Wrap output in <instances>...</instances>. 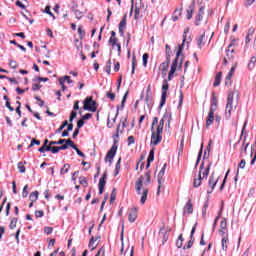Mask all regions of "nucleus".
Masks as SVG:
<instances>
[{
    "label": "nucleus",
    "mask_w": 256,
    "mask_h": 256,
    "mask_svg": "<svg viewBox=\"0 0 256 256\" xmlns=\"http://www.w3.org/2000/svg\"><path fill=\"white\" fill-rule=\"evenodd\" d=\"M154 160H155V151L151 150L147 159L146 169H149V167H151V162Z\"/></svg>",
    "instance_id": "b1692460"
},
{
    "label": "nucleus",
    "mask_w": 256,
    "mask_h": 256,
    "mask_svg": "<svg viewBox=\"0 0 256 256\" xmlns=\"http://www.w3.org/2000/svg\"><path fill=\"white\" fill-rule=\"evenodd\" d=\"M167 169V164H164L161 168L160 172L158 173V190L157 195L161 193V187L163 185V177L165 176V170Z\"/></svg>",
    "instance_id": "9d476101"
},
{
    "label": "nucleus",
    "mask_w": 256,
    "mask_h": 256,
    "mask_svg": "<svg viewBox=\"0 0 256 256\" xmlns=\"http://www.w3.org/2000/svg\"><path fill=\"white\" fill-rule=\"evenodd\" d=\"M237 69V63H235L232 68L230 69L228 75L226 76V85H231V79L233 78V73H235V70Z\"/></svg>",
    "instance_id": "dca6fc26"
},
{
    "label": "nucleus",
    "mask_w": 256,
    "mask_h": 256,
    "mask_svg": "<svg viewBox=\"0 0 256 256\" xmlns=\"http://www.w3.org/2000/svg\"><path fill=\"white\" fill-rule=\"evenodd\" d=\"M142 61H143V66L147 67V63L149 61V54H147V53L143 54Z\"/></svg>",
    "instance_id": "e433bc0d"
},
{
    "label": "nucleus",
    "mask_w": 256,
    "mask_h": 256,
    "mask_svg": "<svg viewBox=\"0 0 256 256\" xmlns=\"http://www.w3.org/2000/svg\"><path fill=\"white\" fill-rule=\"evenodd\" d=\"M37 199H39V191H34L30 194L29 196V200L32 202V203H35L37 201Z\"/></svg>",
    "instance_id": "cd10ccee"
},
{
    "label": "nucleus",
    "mask_w": 256,
    "mask_h": 256,
    "mask_svg": "<svg viewBox=\"0 0 256 256\" xmlns=\"http://www.w3.org/2000/svg\"><path fill=\"white\" fill-rule=\"evenodd\" d=\"M16 113L21 117V102L17 101Z\"/></svg>",
    "instance_id": "680f3d73"
},
{
    "label": "nucleus",
    "mask_w": 256,
    "mask_h": 256,
    "mask_svg": "<svg viewBox=\"0 0 256 256\" xmlns=\"http://www.w3.org/2000/svg\"><path fill=\"white\" fill-rule=\"evenodd\" d=\"M127 25V17L124 16V18L120 21L119 24V33L123 35V31H125V27Z\"/></svg>",
    "instance_id": "a878e982"
},
{
    "label": "nucleus",
    "mask_w": 256,
    "mask_h": 256,
    "mask_svg": "<svg viewBox=\"0 0 256 256\" xmlns=\"http://www.w3.org/2000/svg\"><path fill=\"white\" fill-rule=\"evenodd\" d=\"M215 121V112H209L208 117L206 119V127H211L213 125V122Z\"/></svg>",
    "instance_id": "aec40b11"
},
{
    "label": "nucleus",
    "mask_w": 256,
    "mask_h": 256,
    "mask_svg": "<svg viewBox=\"0 0 256 256\" xmlns=\"http://www.w3.org/2000/svg\"><path fill=\"white\" fill-rule=\"evenodd\" d=\"M217 181H219V177L215 176V174L213 173L208 181V185L209 187H211V189H215V185H217Z\"/></svg>",
    "instance_id": "a211bd4d"
},
{
    "label": "nucleus",
    "mask_w": 256,
    "mask_h": 256,
    "mask_svg": "<svg viewBox=\"0 0 256 256\" xmlns=\"http://www.w3.org/2000/svg\"><path fill=\"white\" fill-rule=\"evenodd\" d=\"M201 174H198V178L194 179V187H201V180H202Z\"/></svg>",
    "instance_id": "473e14b6"
},
{
    "label": "nucleus",
    "mask_w": 256,
    "mask_h": 256,
    "mask_svg": "<svg viewBox=\"0 0 256 256\" xmlns=\"http://www.w3.org/2000/svg\"><path fill=\"white\" fill-rule=\"evenodd\" d=\"M9 67H10V69H17V67H18L17 61L9 60Z\"/></svg>",
    "instance_id": "ea45409f"
},
{
    "label": "nucleus",
    "mask_w": 256,
    "mask_h": 256,
    "mask_svg": "<svg viewBox=\"0 0 256 256\" xmlns=\"http://www.w3.org/2000/svg\"><path fill=\"white\" fill-rule=\"evenodd\" d=\"M44 13H47V15H50L52 17L53 21H55V15L51 13V6H46Z\"/></svg>",
    "instance_id": "c9c22d12"
},
{
    "label": "nucleus",
    "mask_w": 256,
    "mask_h": 256,
    "mask_svg": "<svg viewBox=\"0 0 256 256\" xmlns=\"http://www.w3.org/2000/svg\"><path fill=\"white\" fill-rule=\"evenodd\" d=\"M39 89H41V85H39V83H36V84L32 85V90L33 91H39Z\"/></svg>",
    "instance_id": "69168bd1"
},
{
    "label": "nucleus",
    "mask_w": 256,
    "mask_h": 256,
    "mask_svg": "<svg viewBox=\"0 0 256 256\" xmlns=\"http://www.w3.org/2000/svg\"><path fill=\"white\" fill-rule=\"evenodd\" d=\"M235 93H236V95H238L237 91L230 92L228 94V99H227V104H226V112H225V115L227 118L231 117V112L233 111V97H234Z\"/></svg>",
    "instance_id": "6e6552de"
},
{
    "label": "nucleus",
    "mask_w": 256,
    "mask_h": 256,
    "mask_svg": "<svg viewBox=\"0 0 256 256\" xmlns=\"http://www.w3.org/2000/svg\"><path fill=\"white\" fill-rule=\"evenodd\" d=\"M171 233V228L169 226H162L159 230V239H162V245H165L169 241V234Z\"/></svg>",
    "instance_id": "0eeeda50"
},
{
    "label": "nucleus",
    "mask_w": 256,
    "mask_h": 256,
    "mask_svg": "<svg viewBox=\"0 0 256 256\" xmlns=\"http://www.w3.org/2000/svg\"><path fill=\"white\" fill-rule=\"evenodd\" d=\"M84 111H90L91 113H95L97 111V102L93 100V97H88L84 100Z\"/></svg>",
    "instance_id": "423d86ee"
},
{
    "label": "nucleus",
    "mask_w": 256,
    "mask_h": 256,
    "mask_svg": "<svg viewBox=\"0 0 256 256\" xmlns=\"http://www.w3.org/2000/svg\"><path fill=\"white\" fill-rule=\"evenodd\" d=\"M34 145H41V141L32 139L29 147H34Z\"/></svg>",
    "instance_id": "5fc2aeb1"
},
{
    "label": "nucleus",
    "mask_w": 256,
    "mask_h": 256,
    "mask_svg": "<svg viewBox=\"0 0 256 256\" xmlns=\"http://www.w3.org/2000/svg\"><path fill=\"white\" fill-rule=\"evenodd\" d=\"M106 73H111V60H108L106 63Z\"/></svg>",
    "instance_id": "864d4df0"
},
{
    "label": "nucleus",
    "mask_w": 256,
    "mask_h": 256,
    "mask_svg": "<svg viewBox=\"0 0 256 256\" xmlns=\"http://www.w3.org/2000/svg\"><path fill=\"white\" fill-rule=\"evenodd\" d=\"M235 57V42H231L226 49V57H224V65H227L228 61H231Z\"/></svg>",
    "instance_id": "1a4fd4ad"
},
{
    "label": "nucleus",
    "mask_w": 256,
    "mask_h": 256,
    "mask_svg": "<svg viewBox=\"0 0 256 256\" xmlns=\"http://www.w3.org/2000/svg\"><path fill=\"white\" fill-rule=\"evenodd\" d=\"M134 13V19H139V15H141V9L135 8Z\"/></svg>",
    "instance_id": "09e8293b"
},
{
    "label": "nucleus",
    "mask_w": 256,
    "mask_h": 256,
    "mask_svg": "<svg viewBox=\"0 0 256 256\" xmlns=\"http://www.w3.org/2000/svg\"><path fill=\"white\" fill-rule=\"evenodd\" d=\"M42 49H45V51L43 52L44 57L49 58L50 52L49 50H47V46H42Z\"/></svg>",
    "instance_id": "0e129e2a"
},
{
    "label": "nucleus",
    "mask_w": 256,
    "mask_h": 256,
    "mask_svg": "<svg viewBox=\"0 0 256 256\" xmlns=\"http://www.w3.org/2000/svg\"><path fill=\"white\" fill-rule=\"evenodd\" d=\"M95 241H97V239H95V236H92L91 239H90V242H89V247L92 249H95Z\"/></svg>",
    "instance_id": "49530a36"
},
{
    "label": "nucleus",
    "mask_w": 256,
    "mask_h": 256,
    "mask_svg": "<svg viewBox=\"0 0 256 256\" xmlns=\"http://www.w3.org/2000/svg\"><path fill=\"white\" fill-rule=\"evenodd\" d=\"M77 117V112L72 111L70 113V123H73V120Z\"/></svg>",
    "instance_id": "13d9d810"
},
{
    "label": "nucleus",
    "mask_w": 256,
    "mask_h": 256,
    "mask_svg": "<svg viewBox=\"0 0 256 256\" xmlns=\"http://www.w3.org/2000/svg\"><path fill=\"white\" fill-rule=\"evenodd\" d=\"M225 229H227V226H222V230H220V235H222L223 251H227V243H229V238L227 237V234L225 235Z\"/></svg>",
    "instance_id": "f8f14e48"
},
{
    "label": "nucleus",
    "mask_w": 256,
    "mask_h": 256,
    "mask_svg": "<svg viewBox=\"0 0 256 256\" xmlns=\"http://www.w3.org/2000/svg\"><path fill=\"white\" fill-rule=\"evenodd\" d=\"M222 77H223V73L222 72H218L216 74L215 81H214V87H219V85H221Z\"/></svg>",
    "instance_id": "bb28decb"
},
{
    "label": "nucleus",
    "mask_w": 256,
    "mask_h": 256,
    "mask_svg": "<svg viewBox=\"0 0 256 256\" xmlns=\"http://www.w3.org/2000/svg\"><path fill=\"white\" fill-rule=\"evenodd\" d=\"M160 69L162 70L163 77H166L167 76V69H169V60H167L166 62H163L160 65Z\"/></svg>",
    "instance_id": "5701e85b"
},
{
    "label": "nucleus",
    "mask_w": 256,
    "mask_h": 256,
    "mask_svg": "<svg viewBox=\"0 0 256 256\" xmlns=\"http://www.w3.org/2000/svg\"><path fill=\"white\" fill-rule=\"evenodd\" d=\"M121 125L117 127V133L114 136V144L111 149L108 151L105 157V163H108L109 167L113 164V159H115V155H117V144L119 143V128Z\"/></svg>",
    "instance_id": "7ed1b4c3"
},
{
    "label": "nucleus",
    "mask_w": 256,
    "mask_h": 256,
    "mask_svg": "<svg viewBox=\"0 0 256 256\" xmlns=\"http://www.w3.org/2000/svg\"><path fill=\"white\" fill-rule=\"evenodd\" d=\"M184 213H188V215H191V213H193V204L191 203V200L186 203L184 207Z\"/></svg>",
    "instance_id": "393cba45"
},
{
    "label": "nucleus",
    "mask_w": 256,
    "mask_h": 256,
    "mask_svg": "<svg viewBox=\"0 0 256 256\" xmlns=\"http://www.w3.org/2000/svg\"><path fill=\"white\" fill-rule=\"evenodd\" d=\"M27 189H29V185H25L23 190H22V197H27V195H29V191H27Z\"/></svg>",
    "instance_id": "79ce46f5"
},
{
    "label": "nucleus",
    "mask_w": 256,
    "mask_h": 256,
    "mask_svg": "<svg viewBox=\"0 0 256 256\" xmlns=\"http://www.w3.org/2000/svg\"><path fill=\"white\" fill-rule=\"evenodd\" d=\"M70 169H71V165L64 164V166L60 170V175H66V173H69Z\"/></svg>",
    "instance_id": "c85d7f7f"
},
{
    "label": "nucleus",
    "mask_w": 256,
    "mask_h": 256,
    "mask_svg": "<svg viewBox=\"0 0 256 256\" xmlns=\"http://www.w3.org/2000/svg\"><path fill=\"white\" fill-rule=\"evenodd\" d=\"M63 81H67L68 84L73 83V80H71V77H70V76H64V77H63Z\"/></svg>",
    "instance_id": "774afa93"
},
{
    "label": "nucleus",
    "mask_w": 256,
    "mask_h": 256,
    "mask_svg": "<svg viewBox=\"0 0 256 256\" xmlns=\"http://www.w3.org/2000/svg\"><path fill=\"white\" fill-rule=\"evenodd\" d=\"M215 111H217V100H213L212 101V104H211V107H210V113H215Z\"/></svg>",
    "instance_id": "72a5a7b5"
},
{
    "label": "nucleus",
    "mask_w": 256,
    "mask_h": 256,
    "mask_svg": "<svg viewBox=\"0 0 256 256\" xmlns=\"http://www.w3.org/2000/svg\"><path fill=\"white\" fill-rule=\"evenodd\" d=\"M135 143V138L133 136L128 137V145H133Z\"/></svg>",
    "instance_id": "338daca9"
},
{
    "label": "nucleus",
    "mask_w": 256,
    "mask_h": 256,
    "mask_svg": "<svg viewBox=\"0 0 256 256\" xmlns=\"http://www.w3.org/2000/svg\"><path fill=\"white\" fill-rule=\"evenodd\" d=\"M211 165H208L206 168L203 167V163L200 165L199 175H201L202 179H205L209 175V169Z\"/></svg>",
    "instance_id": "f3484780"
},
{
    "label": "nucleus",
    "mask_w": 256,
    "mask_h": 256,
    "mask_svg": "<svg viewBox=\"0 0 256 256\" xmlns=\"http://www.w3.org/2000/svg\"><path fill=\"white\" fill-rule=\"evenodd\" d=\"M213 38V32H204L198 39H197V45L199 49H203L205 45L211 42V39Z\"/></svg>",
    "instance_id": "39448f33"
},
{
    "label": "nucleus",
    "mask_w": 256,
    "mask_h": 256,
    "mask_svg": "<svg viewBox=\"0 0 256 256\" xmlns=\"http://www.w3.org/2000/svg\"><path fill=\"white\" fill-rule=\"evenodd\" d=\"M167 91H169V83L167 80H164L162 83V96H161V105H165V101L167 100Z\"/></svg>",
    "instance_id": "9b49d317"
},
{
    "label": "nucleus",
    "mask_w": 256,
    "mask_h": 256,
    "mask_svg": "<svg viewBox=\"0 0 256 256\" xmlns=\"http://www.w3.org/2000/svg\"><path fill=\"white\" fill-rule=\"evenodd\" d=\"M40 153H45V151H50V146H42L41 148L38 149Z\"/></svg>",
    "instance_id": "3c124183"
},
{
    "label": "nucleus",
    "mask_w": 256,
    "mask_h": 256,
    "mask_svg": "<svg viewBox=\"0 0 256 256\" xmlns=\"http://www.w3.org/2000/svg\"><path fill=\"white\" fill-rule=\"evenodd\" d=\"M58 81L62 87V91H65L67 87H65V81H63V78H59Z\"/></svg>",
    "instance_id": "bf43d9fd"
},
{
    "label": "nucleus",
    "mask_w": 256,
    "mask_h": 256,
    "mask_svg": "<svg viewBox=\"0 0 256 256\" xmlns=\"http://www.w3.org/2000/svg\"><path fill=\"white\" fill-rule=\"evenodd\" d=\"M245 165H247L245 160H241L240 163L238 164V169H245ZM237 175H239V170H237Z\"/></svg>",
    "instance_id": "a19ab883"
},
{
    "label": "nucleus",
    "mask_w": 256,
    "mask_h": 256,
    "mask_svg": "<svg viewBox=\"0 0 256 256\" xmlns=\"http://www.w3.org/2000/svg\"><path fill=\"white\" fill-rule=\"evenodd\" d=\"M255 33V29H253V28H250L249 30H248V35L246 36V45L248 44V43H251V37H253V34Z\"/></svg>",
    "instance_id": "c756f323"
},
{
    "label": "nucleus",
    "mask_w": 256,
    "mask_h": 256,
    "mask_svg": "<svg viewBox=\"0 0 256 256\" xmlns=\"http://www.w3.org/2000/svg\"><path fill=\"white\" fill-rule=\"evenodd\" d=\"M110 45H112V48H117L118 52H121V44L117 43V38H110L109 40Z\"/></svg>",
    "instance_id": "4be33fe9"
},
{
    "label": "nucleus",
    "mask_w": 256,
    "mask_h": 256,
    "mask_svg": "<svg viewBox=\"0 0 256 256\" xmlns=\"http://www.w3.org/2000/svg\"><path fill=\"white\" fill-rule=\"evenodd\" d=\"M83 125H85V120L82 118V119L78 120V122H77L78 129H81V127H83Z\"/></svg>",
    "instance_id": "052dcab7"
},
{
    "label": "nucleus",
    "mask_w": 256,
    "mask_h": 256,
    "mask_svg": "<svg viewBox=\"0 0 256 256\" xmlns=\"http://www.w3.org/2000/svg\"><path fill=\"white\" fill-rule=\"evenodd\" d=\"M74 14L76 19H81V17H83V12H81V10H75Z\"/></svg>",
    "instance_id": "de8ad7c7"
},
{
    "label": "nucleus",
    "mask_w": 256,
    "mask_h": 256,
    "mask_svg": "<svg viewBox=\"0 0 256 256\" xmlns=\"http://www.w3.org/2000/svg\"><path fill=\"white\" fill-rule=\"evenodd\" d=\"M95 256H105V249L100 248Z\"/></svg>",
    "instance_id": "e2e57ef3"
},
{
    "label": "nucleus",
    "mask_w": 256,
    "mask_h": 256,
    "mask_svg": "<svg viewBox=\"0 0 256 256\" xmlns=\"http://www.w3.org/2000/svg\"><path fill=\"white\" fill-rule=\"evenodd\" d=\"M256 57L252 56L248 64V69H255Z\"/></svg>",
    "instance_id": "7c9ffc66"
},
{
    "label": "nucleus",
    "mask_w": 256,
    "mask_h": 256,
    "mask_svg": "<svg viewBox=\"0 0 256 256\" xmlns=\"http://www.w3.org/2000/svg\"><path fill=\"white\" fill-rule=\"evenodd\" d=\"M179 17H181V10H176L172 16L173 21H179Z\"/></svg>",
    "instance_id": "f704fd0d"
},
{
    "label": "nucleus",
    "mask_w": 256,
    "mask_h": 256,
    "mask_svg": "<svg viewBox=\"0 0 256 256\" xmlns=\"http://www.w3.org/2000/svg\"><path fill=\"white\" fill-rule=\"evenodd\" d=\"M106 97H108V99H111V101H115V93L107 92Z\"/></svg>",
    "instance_id": "6e6d98bb"
},
{
    "label": "nucleus",
    "mask_w": 256,
    "mask_h": 256,
    "mask_svg": "<svg viewBox=\"0 0 256 256\" xmlns=\"http://www.w3.org/2000/svg\"><path fill=\"white\" fill-rule=\"evenodd\" d=\"M244 153L246 159H253L255 157V152H253V146L249 147V143L245 145Z\"/></svg>",
    "instance_id": "2eb2a0df"
},
{
    "label": "nucleus",
    "mask_w": 256,
    "mask_h": 256,
    "mask_svg": "<svg viewBox=\"0 0 256 256\" xmlns=\"http://www.w3.org/2000/svg\"><path fill=\"white\" fill-rule=\"evenodd\" d=\"M205 8L201 7L198 11V14L196 16V25H201V22L203 21V15H205Z\"/></svg>",
    "instance_id": "6ab92c4d"
},
{
    "label": "nucleus",
    "mask_w": 256,
    "mask_h": 256,
    "mask_svg": "<svg viewBox=\"0 0 256 256\" xmlns=\"http://www.w3.org/2000/svg\"><path fill=\"white\" fill-rule=\"evenodd\" d=\"M18 169L20 173H25V166L23 165V162L18 163Z\"/></svg>",
    "instance_id": "603ef678"
},
{
    "label": "nucleus",
    "mask_w": 256,
    "mask_h": 256,
    "mask_svg": "<svg viewBox=\"0 0 256 256\" xmlns=\"http://www.w3.org/2000/svg\"><path fill=\"white\" fill-rule=\"evenodd\" d=\"M119 169H121V158H119L116 163L115 176L119 175Z\"/></svg>",
    "instance_id": "58836bf2"
},
{
    "label": "nucleus",
    "mask_w": 256,
    "mask_h": 256,
    "mask_svg": "<svg viewBox=\"0 0 256 256\" xmlns=\"http://www.w3.org/2000/svg\"><path fill=\"white\" fill-rule=\"evenodd\" d=\"M193 11H194V7L193 6H189V8L187 9V14H186V18L189 20L193 17Z\"/></svg>",
    "instance_id": "2f4dec72"
},
{
    "label": "nucleus",
    "mask_w": 256,
    "mask_h": 256,
    "mask_svg": "<svg viewBox=\"0 0 256 256\" xmlns=\"http://www.w3.org/2000/svg\"><path fill=\"white\" fill-rule=\"evenodd\" d=\"M135 219H137V208H132L129 212L128 220L130 223H135Z\"/></svg>",
    "instance_id": "412c9836"
},
{
    "label": "nucleus",
    "mask_w": 256,
    "mask_h": 256,
    "mask_svg": "<svg viewBox=\"0 0 256 256\" xmlns=\"http://www.w3.org/2000/svg\"><path fill=\"white\" fill-rule=\"evenodd\" d=\"M80 185L87 187V185H88L87 178H85V177L80 178Z\"/></svg>",
    "instance_id": "4d7b16f0"
},
{
    "label": "nucleus",
    "mask_w": 256,
    "mask_h": 256,
    "mask_svg": "<svg viewBox=\"0 0 256 256\" xmlns=\"http://www.w3.org/2000/svg\"><path fill=\"white\" fill-rule=\"evenodd\" d=\"M209 207V204L205 203L204 206L202 207V217L205 219L207 217V209Z\"/></svg>",
    "instance_id": "4c0bfd02"
},
{
    "label": "nucleus",
    "mask_w": 256,
    "mask_h": 256,
    "mask_svg": "<svg viewBox=\"0 0 256 256\" xmlns=\"http://www.w3.org/2000/svg\"><path fill=\"white\" fill-rule=\"evenodd\" d=\"M151 183V174L146 172L144 176H140L136 181V192L137 195H140V202L142 205H145L147 201V195H149V188L147 185Z\"/></svg>",
    "instance_id": "f257e3e1"
},
{
    "label": "nucleus",
    "mask_w": 256,
    "mask_h": 256,
    "mask_svg": "<svg viewBox=\"0 0 256 256\" xmlns=\"http://www.w3.org/2000/svg\"><path fill=\"white\" fill-rule=\"evenodd\" d=\"M106 184H107V172H104L98 184L100 195H103V191L105 189Z\"/></svg>",
    "instance_id": "ddd939ff"
},
{
    "label": "nucleus",
    "mask_w": 256,
    "mask_h": 256,
    "mask_svg": "<svg viewBox=\"0 0 256 256\" xmlns=\"http://www.w3.org/2000/svg\"><path fill=\"white\" fill-rule=\"evenodd\" d=\"M78 35H80L81 39H83V37H85V31L83 30L82 26L78 27Z\"/></svg>",
    "instance_id": "a18cd8bd"
},
{
    "label": "nucleus",
    "mask_w": 256,
    "mask_h": 256,
    "mask_svg": "<svg viewBox=\"0 0 256 256\" xmlns=\"http://www.w3.org/2000/svg\"><path fill=\"white\" fill-rule=\"evenodd\" d=\"M194 241H195V238H190L188 245L184 246L183 249H191V247H193Z\"/></svg>",
    "instance_id": "37998d69"
},
{
    "label": "nucleus",
    "mask_w": 256,
    "mask_h": 256,
    "mask_svg": "<svg viewBox=\"0 0 256 256\" xmlns=\"http://www.w3.org/2000/svg\"><path fill=\"white\" fill-rule=\"evenodd\" d=\"M66 145H67V147H72V149H75L77 155H79V157H82L83 159H85V154L83 152H81V150H79V148H77V145H75V143L71 139L66 140Z\"/></svg>",
    "instance_id": "4468645a"
},
{
    "label": "nucleus",
    "mask_w": 256,
    "mask_h": 256,
    "mask_svg": "<svg viewBox=\"0 0 256 256\" xmlns=\"http://www.w3.org/2000/svg\"><path fill=\"white\" fill-rule=\"evenodd\" d=\"M44 233H46V235H51V233H53V227L46 226L44 228Z\"/></svg>",
    "instance_id": "c03bdc74"
},
{
    "label": "nucleus",
    "mask_w": 256,
    "mask_h": 256,
    "mask_svg": "<svg viewBox=\"0 0 256 256\" xmlns=\"http://www.w3.org/2000/svg\"><path fill=\"white\" fill-rule=\"evenodd\" d=\"M49 151H51V153H59V151H60V148L59 147H57V146H50V150Z\"/></svg>",
    "instance_id": "8fccbe9b"
},
{
    "label": "nucleus",
    "mask_w": 256,
    "mask_h": 256,
    "mask_svg": "<svg viewBox=\"0 0 256 256\" xmlns=\"http://www.w3.org/2000/svg\"><path fill=\"white\" fill-rule=\"evenodd\" d=\"M185 41H187V38L185 36H183V43H182V45L179 46L178 51L176 53V58L172 62L171 69L168 74V81H171V79L173 78V75H175V71H177V63L179 60V55H181V51H183V47H185Z\"/></svg>",
    "instance_id": "20e7f679"
},
{
    "label": "nucleus",
    "mask_w": 256,
    "mask_h": 256,
    "mask_svg": "<svg viewBox=\"0 0 256 256\" xmlns=\"http://www.w3.org/2000/svg\"><path fill=\"white\" fill-rule=\"evenodd\" d=\"M163 127H165V119L162 118L159 121V118L155 117L152 121L151 127V145L157 146L161 141H163Z\"/></svg>",
    "instance_id": "f03ea898"
}]
</instances>
